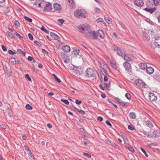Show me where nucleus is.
<instances>
[{
  "instance_id": "f257e3e1",
  "label": "nucleus",
  "mask_w": 160,
  "mask_h": 160,
  "mask_svg": "<svg viewBox=\"0 0 160 160\" xmlns=\"http://www.w3.org/2000/svg\"><path fill=\"white\" fill-rule=\"evenodd\" d=\"M78 28L81 32H85L88 36L91 37L92 39H97L98 37L95 31L92 32L91 28L89 26L83 24L79 26Z\"/></svg>"
},
{
  "instance_id": "f03ea898",
  "label": "nucleus",
  "mask_w": 160,
  "mask_h": 160,
  "mask_svg": "<svg viewBox=\"0 0 160 160\" xmlns=\"http://www.w3.org/2000/svg\"><path fill=\"white\" fill-rule=\"evenodd\" d=\"M74 15L79 18H85L86 17L87 13L84 10L77 9L74 12Z\"/></svg>"
},
{
  "instance_id": "7ed1b4c3",
  "label": "nucleus",
  "mask_w": 160,
  "mask_h": 160,
  "mask_svg": "<svg viewBox=\"0 0 160 160\" xmlns=\"http://www.w3.org/2000/svg\"><path fill=\"white\" fill-rule=\"evenodd\" d=\"M135 83L139 88H146L147 86L145 83L141 79L136 80L135 81Z\"/></svg>"
},
{
  "instance_id": "20e7f679",
  "label": "nucleus",
  "mask_w": 160,
  "mask_h": 160,
  "mask_svg": "<svg viewBox=\"0 0 160 160\" xmlns=\"http://www.w3.org/2000/svg\"><path fill=\"white\" fill-rule=\"evenodd\" d=\"M123 65L127 71L130 72L131 71V65L129 62H124L123 64Z\"/></svg>"
},
{
  "instance_id": "39448f33",
  "label": "nucleus",
  "mask_w": 160,
  "mask_h": 160,
  "mask_svg": "<svg viewBox=\"0 0 160 160\" xmlns=\"http://www.w3.org/2000/svg\"><path fill=\"white\" fill-rule=\"evenodd\" d=\"M149 99L151 101H155L157 99V97L156 96L154 93H150L149 94Z\"/></svg>"
},
{
  "instance_id": "423d86ee",
  "label": "nucleus",
  "mask_w": 160,
  "mask_h": 160,
  "mask_svg": "<svg viewBox=\"0 0 160 160\" xmlns=\"http://www.w3.org/2000/svg\"><path fill=\"white\" fill-rule=\"evenodd\" d=\"M134 3L135 5L138 7H141L144 4L142 0H135Z\"/></svg>"
},
{
  "instance_id": "0eeeda50",
  "label": "nucleus",
  "mask_w": 160,
  "mask_h": 160,
  "mask_svg": "<svg viewBox=\"0 0 160 160\" xmlns=\"http://www.w3.org/2000/svg\"><path fill=\"white\" fill-rule=\"evenodd\" d=\"M144 10L149 12L151 13H152L156 10V8H146L143 9Z\"/></svg>"
},
{
  "instance_id": "6e6552de",
  "label": "nucleus",
  "mask_w": 160,
  "mask_h": 160,
  "mask_svg": "<svg viewBox=\"0 0 160 160\" xmlns=\"http://www.w3.org/2000/svg\"><path fill=\"white\" fill-rule=\"evenodd\" d=\"M97 34L98 36L99 37L102 39H104V34L102 30H98L97 31Z\"/></svg>"
},
{
  "instance_id": "1a4fd4ad",
  "label": "nucleus",
  "mask_w": 160,
  "mask_h": 160,
  "mask_svg": "<svg viewBox=\"0 0 160 160\" xmlns=\"http://www.w3.org/2000/svg\"><path fill=\"white\" fill-rule=\"evenodd\" d=\"M124 59L127 62H130L132 61L133 57L130 55H125Z\"/></svg>"
},
{
  "instance_id": "9d476101",
  "label": "nucleus",
  "mask_w": 160,
  "mask_h": 160,
  "mask_svg": "<svg viewBox=\"0 0 160 160\" xmlns=\"http://www.w3.org/2000/svg\"><path fill=\"white\" fill-rule=\"evenodd\" d=\"M62 49L63 52L65 53H68L70 52V48L68 45L63 46L62 48Z\"/></svg>"
},
{
  "instance_id": "9b49d317",
  "label": "nucleus",
  "mask_w": 160,
  "mask_h": 160,
  "mask_svg": "<svg viewBox=\"0 0 160 160\" xmlns=\"http://www.w3.org/2000/svg\"><path fill=\"white\" fill-rule=\"evenodd\" d=\"M160 136V132L157 130H154L152 132L151 137H154L155 138H157Z\"/></svg>"
},
{
  "instance_id": "f8f14e48",
  "label": "nucleus",
  "mask_w": 160,
  "mask_h": 160,
  "mask_svg": "<svg viewBox=\"0 0 160 160\" xmlns=\"http://www.w3.org/2000/svg\"><path fill=\"white\" fill-rule=\"evenodd\" d=\"M117 53L119 56L123 57L125 54V51L123 49H119L117 51Z\"/></svg>"
},
{
  "instance_id": "ddd939ff",
  "label": "nucleus",
  "mask_w": 160,
  "mask_h": 160,
  "mask_svg": "<svg viewBox=\"0 0 160 160\" xmlns=\"http://www.w3.org/2000/svg\"><path fill=\"white\" fill-rule=\"evenodd\" d=\"M50 35L54 39L58 41L60 40V38L55 33L53 32H51L50 33Z\"/></svg>"
},
{
  "instance_id": "4468645a",
  "label": "nucleus",
  "mask_w": 160,
  "mask_h": 160,
  "mask_svg": "<svg viewBox=\"0 0 160 160\" xmlns=\"http://www.w3.org/2000/svg\"><path fill=\"white\" fill-rule=\"evenodd\" d=\"M68 4L71 8H75V5L73 0H68Z\"/></svg>"
},
{
  "instance_id": "2eb2a0df",
  "label": "nucleus",
  "mask_w": 160,
  "mask_h": 160,
  "mask_svg": "<svg viewBox=\"0 0 160 160\" xmlns=\"http://www.w3.org/2000/svg\"><path fill=\"white\" fill-rule=\"evenodd\" d=\"M54 9L57 11H60L62 9L61 6L57 3H54L53 5Z\"/></svg>"
},
{
  "instance_id": "dca6fc26",
  "label": "nucleus",
  "mask_w": 160,
  "mask_h": 160,
  "mask_svg": "<svg viewBox=\"0 0 160 160\" xmlns=\"http://www.w3.org/2000/svg\"><path fill=\"white\" fill-rule=\"evenodd\" d=\"M52 9V5L50 3H48L46 4L45 7L44 8V11H49Z\"/></svg>"
},
{
  "instance_id": "f3484780",
  "label": "nucleus",
  "mask_w": 160,
  "mask_h": 160,
  "mask_svg": "<svg viewBox=\"0 0 160 160\" xmlns=\"http://www.w3.org/2000/svg\"><path fill=\"white\" fill-rule=\"evenodd\" d=\"M146 72L148 74H152L154 72V69L151 67H147Z\"/></svg>"
},
{
  "instance_id": "a211bd4d",
  "label": "nucleus",
  "mask_w": 160,
  "mask_h": 160,
  "mask_svg": "<svg viewBox=\"0 0 160 160\" xmlns=\"http://www.w3.org/2000/svg\"><path fill=\"white\" fill-rule=\"evenodd\" d=\"M139 69L144 70L147 67V65L145 63H141L139 64Z\"/></svg>"
},
{
  "instance_id": "6ab92c4d",
  "label": "nucleus",
  "mask_w": 160,
  "mask_h": 160,
  "mask_svg": "<svg viewBox=\"0 0 160 160\" xmlns=\"http://www.w3.org/2000/svg\"><path fill=\"white\" fill-rule=\"evenodd\" d=\"M155 44L157 47L160 48V37L157 38L155 39Z\"/></svg>"
},
{
  "instance_id": "aec40b11",
  "label": "nucleus",
  "mask_w": 160,
  "mask_h": 160,
  "mask_svg": "<svg viewBox=\"0 0 160 160\" xmlns=\"http://www.w3.org/2000/svg\"><path fill=\"white\" fill-rule=\"evenodd\" d=\"M130 117L133 119H135L136 118V113L134 112H130L129 114Z\"/></svg>"
},
{
  "instance_id": "412c9836",
  "label": "nucleus",
  "mask_w": 160,
  "mask_h": 160,
  "mask_svg": "<svg viewBox=\"0 0 160 160\" xmlns=\"http://www.w3.org/2000/svg\"><path fill=\"white\" fill-rule=\"evenodd\" d=\"M93 71L92 69L91 68H88L86 70V74L88 76L91 74L92 72H93Z\"/></svg>"
},
{
  "instance_id": "4be33fe9",
  "label": "nucleus",
  "mask_w": 160,
  "mask_h": 160,
  "mask_svg": "<svg viewBox=\"0 0 160 160\" xmlns=\"http://www.w3.org/2000/svg\"><path fill=\"white\" fill-rule=\"evenodd\" d=\"M72 108H74L80 114L82 115H84L85 113V112L84 111L82 110H79L77 108H75L74 106H72Z\"/></svg>"
},
{
  "instance_id": "5701e85b",
  "label": "nucleus",
  "mask_w": 160,
  "mask_h": 160,
  "mask_svg": "<svg viewBox=\"0 0 160 160\" xmlns=\"http://www.w3.org/2000/svg\"><path fill=\"white\" fill-rule=\"evenodd\" d=\"M142 36L143 39L145 40L148 41L150 39V37L148 36V35L146 33H143L142 34Z\"/></svg>"
},
{
  "instance_id": "b1692460",
  "label": "nucleus",
  "mask_w": 160,
  "mask_h": 160,
  "mask_svg": "<svg viewBox=\"0 0 160 160\" xmlns=\"http://www.w3.org/2000/svg\"><path fill=\"white\" fill-rule=\"evenodd\" d=\"M125 147L128 149L130 151L132 152H134V150L133 148L130 145H126L125 146Z\"/></svg>"
},
{
  "instance_id": "393cba45",
  "label": "nucleus",
  "mask_w": 160,
  "mask_h": 160,
  "mask_svg": "<svg viewBox=\"0 0 160 160\" xmlns=\"http://www.w3.org/2000/svg\"><path fill=\"white\" fill-rule=\"evenodd\" d=\"M119 104L122 106L123 107H126L129 106V103L127 102H123L121 101L120 102Z\"/></svg>"
},
{
  "instance_id": "a878e982",
  "label": "nucleus",
  "mask_w": 160,
  "mask_h": 160,
  "mask_svg": "<svg viewBox=\"0 0 160 160\" xmlns=\"http://www.w3.org/2000/svg\"><path fill=\"white\" fill-rule=\"evenodd\" d=\"M79 50L78 49H77L76 48H73V54L77 56V55H79Z\"/></svg>"
},
{
  "instance_id": "bb28decb",
  "label": "nucleus",
  "mask_w": 160,
  "mask_h": 160,
  "mask_svg": "<svg viewBox=\"0 0 160 160\" xmlns=\"http://www.w3.org/2000/svg\"><path fill=\"white\" fill-rule=\"evenodd\" d=\"M146 5L147 8H152L153 4L150 1H147L146 2Z\"/></svg>"
},
{
  "instance_id": "cd10ccee",
  "label": "nucleus",
  "mask_w": 160,
  "mask_h": 160,
  "mask_svg": "<svg viewBox=\"0 0 160 160\" xmlns=\"http://www.w3.org/2000/svg\"><path fill=\"white\" fill-rule=\"evenodd\" d=\"M146 124L150 128H152L153 127V124L151 121H147L146 122Z\"/></svg>"
},
{
  "instance_id": "c85d7f7f",
  "label": "nucleus",
  "mask_w": 160,
  "mask_h": 160,
  "mask_svg": "<svg viewBox=\"0 0 160 160\" xmlns=\"http://www.w3.org/2000/svg\"><path fill=\"white\" fill-rule=\"evenodd\" d=\"M10 62H11L12 64H14L16 63V61L15 58H11L9 59Z\"/></svg>"
},
{
  "instance_id": "c756f323",
  "label": "nucleus",
  "mask_w": 160,
  "mask_h": 160,
  "mask_svg": "<svg viewBox=\"0 0 160 160\" xmlns=\"http://www.w3.org/2000/svg\"><path fill=\"white\" fill-rule=\"evenodd\" d=\"M62 60L63 62L66 63H68L69 62V59L68 57H65L62 58Z\"/></svg>"
},
{
  "instance_id": "7c9ffc66",
  "label": "nucleus",
  "mask_w": 160,
  "mask_h": 160,
  "mask_svg": "<svg viewBox=\"0 0 160 160\" xmlns=\"http://www.w3.org/2000/svg\"><path fill=\"white\" fill-rule=\"evenodd\" d=\"M110 65L111 67L115 69H117V66L116 64L113 62H111Z\"/></svg>"
},
{
  "instance_id": "2f4dec72",
  "label": "nucleus",
  "mask_w": 160,
  "mask_h": 160,
  "mask_svg": "<svg viewBox=\"0 0 160 160\" xmlns=\"http://www.w3.org/2000/svg\"><path fill=\"white\" fill-rule=\"evenodd\" d=\"M25 108L28 110H31L32 109V107L29 104H27L26 105Z\"/></svg>"
},
{
  "instance_id": "473e14b6",
  "label": "nucleus",
  "mask_w": 160,
  "mask_h": 160,
  "mask_svg": "<svg viewBox=\"0 0 160 160\" xmlns=\"http://www.w3.org/2000/svg\"><path fill=\"white\" fill-rule=\"evenodd\" d=\"M17 51L19 54H22L24 56H25V53H24L21 49H18Z\"/></svg>"
},
{
  "instance_id": "72a5a7b5",
  "label": "nucleus",
  "mask_w": 160,
  "mask_h": 160,
  "mask_svg": "<svg viewBox=\"0 0 160 160\" xmlns=\"http://www.w3.org/2000/svg\"><path fill=\"white\" fill-rule=\"evenodd\" d=\"M140 149H141V150H142V151L143 152V153H144V154H145V156L146 157H148V155L146 151L144 150V149L142 147H141Z\"/></svg>"
},
{
  "instance_id": "f704fd0d",
  "label": "nucleus",
  "mask_w": 160,
  "mask_h": 160,
  "mask_svg": "<svg viewBox=\"0 0 160 160\" xmlns=\"http://www.w3.org/2000/svg\"><path fill=\"white\" fill-rule=\"evenodd\" d=\"M7 34L9 37L12 38H14L15 37L13 36L12 34L9 32H8Z\"/></svg>"
},
{
  "instance_id": "c9c22d12",
  "label": "nucleus",
  "mask_w": 160,
  "mask_h": 160,
  "mask_svg": "<svg viewBox=\"0 0 160 160\" xmlns=\"http://www.w3.org/2000/svg\"><path fill=\"white\" fill-rule=\"evenodd\" d=\"M24 18L25 20L28 21L29 22H31L32 21V19L29 18L27 16H24Z\"/></svg>"
},
{
  "instance_id": "e433bc0d",
  "label": "nucleus",
  "mask_w": 160,
  "mask_h": 160,
  "mask_svg": "<svg viewBox=\"0 0 160 160\" xmlns=\"http://www.w3.org/2000/svg\"><path fill=\"white\" fill-rule=\"evenodd\" d=\"M153 1L155 6H158L159 4V2L158 1V0H153Z\"/></svg>"
},
{
  "instance_id": "4c0bfd02",
  "label": "nucleus",
  "mask_w": 160,
  "mask_h": 160,
  "mask_svg": "<svg viewBox=\"0 0 160 160\" xmlns=\"http://www.w3.org/2000/svg\"><path fill=\"white\" fill-rule=\"evenodd\" d=\"M61 101L63 102L66 105H68L69 104V102L66 99H61Z\"/></svg>"
},
{
  "instance_id": "58836bf2",
  "label": "nucleus",
  "mask_w": 160,
  "mask_h": 160,
  "mask_svg": "<svg viewBox=\"0 0 160 160\" xmlns=\"http://www.w3.org/2000/svg\"><path fill=\"white\" fill-rule=\"evenodd\" d=\"M125 96L128 100H130L131 98V95L129 93H126L125 94Z\"/></svg>"
},
{
  "instance_id": "ea45409f",
  "label": "nucleus",
  "mask_w": 160,
  "mask_h": 160,
  "mask_svg": "<svg viewBox=\"0 0 160 160\" xmlns=\"http://www.w3.org/2000/svg\"><path fill=\"white\" fill-rule=\"evenodd\" d=\"M41 29L42 31H44L46 33H49L48 31L45 28V27L43 25L42 26Z\"/></svg>"
},
{
  "instance_id": "a19ab883",
  "label": "nucleus",
  "mask_w": 160,
  "mask_h": 160,
  "mask_svg": "<svg viewBox=\"0 0 160 160\" xmlns=\"http://www.w3.org/2000/svg\"><path fill=\"white\" fill-rule=\"evenodd\" d=\"M58 23H59L60 25L62 24L64 22V20L62 19H59L58 20Z\"/></svg>"
},
{
  "instance_id": "79ce46f5",
  "label": "nucleus",
  "mask_w": 160,
  "mask_h": 160,
  "mask_svg": "<svg viewBox=\"0 0 160 160\" xmlns=\"http://www.w3.org/2000/svg\"><path fill=\"white\" fill-rule=\"evenodd\" d=\"M128 129L132 130H135V128L134 127H132L131 125H128Z\"/></svg>"
},
{
  "instance_id": "37998d69",
  "label": "nucleus",
  "mask_w": 160,
  "mask_h": 160,
  "mask_svg": "<svg viewBox=\"0 0 160 160\" xmlns=\"http://www.w3.org/2000/svg\"><path fill=\"white\" fill-rule=\"evenodd\" d=\"M14 34H15L18 37L19 39H23V37L17 32H16Z\"/></svg>"
},
{
  "instance_id": "c03bdc74",
  "label": "nucleus",
  "mask_w": 160,
  "mask_h": 160,
  "mask_svg": "<svg viewBox=\"0 0 160 160\" xmlns=\"http://www.w3.org/2000/svg\"><path fill=\"white\" fill-rule=\"evenodd\" d=\"M96 76L95 73H94L93 72H92L91 73V74H90L89 76H88V77H91V78H93L95 77Z\"/></svg>"
},
{
  "instance_id": "a18cd8bd",
  "label": "nucleus",
  "mask_w": 160,
  "mask_h": 160,
  "mask_svg": "<svg viewBox=\"0 0 160 160\" xmlns=\"http://www.w3.org/2000/svg\"><path fill=\"white\" fill-rule=\"evenodd\" d=\"M28 35L30 40H32L33 39V37L32 35L30 33H29Z\"/></svg>"
},
{
  "instance_id": "49530a36",
  "label": "nucleus",
  "mask_w": 160,
  "mask_h": 160,
  "mask_svg": "<svg viewBox=\"0 0 160 160\" xmlns=\"http://www.w3.org/2000/svg\"><path fill=\"white\" fill-rule=\"evenodd\" d=\"M25 77L26 78H27L28 81H31V79L28 75L27 74H26L25 75Z\"/></svg>"
},
{
  "instance_id": "de8ad7c7",
  "label": "nucleus",
  "mask_w": 160,
  "mask_h": 160,
  "mask_svg": "<svg viewBox=\"0 0 160 160\" xmlns=\"http://www.w3.org/2000/svg\"><path fill=\"white\" fill-rule=\"evenodd\" d=\"M96 21L98 23H99L100 22H102L103 21V20L102 19L99 18L97 19Z\"/></svg>"
},
{
  "instance_id": "09e8293b",
  "label": "nucleus",
  "mask_w": 160,
  "mask_h": 160,
  "mask_svg": "<svg viewBox=\"0 0 160 160\" xmlns=\"http://www.w3.org/2000/svg\"><path fill=\"white\" fill-rule=\"evenodd\" d=\"M83 154L84 155L86 156L88 158H90L91 157V155L88 153L83 152Z\"/></svg>"
},
{
  "instance_id": "8fccbe9b",
  "label": "nucleus",
  "mask_w": 160,
  "mask_h": 160,
  "mask_svg": "<svg viewBox=\"0 0 160 160\" xmlns=\"http://www.w3.org/2000/svg\"><path fill=\"white\" fill-rule=\"evenodd\" d=\"M8 53L10 55H13L15 54L16 53L14 52L13 51H12L11 50H9L8 52Z\"/></svg>"
},
{
  "instance_id": "3c124183",
  "label": "nucleus",
  "mask_w": 160,
  "mask_h": 160,
  "mask_svg": "<svg viewBox=\"0 0 160 160\" xmlns=\"http://www.w3.org/2000/svg\"><path fill=\"white\" fill-rule=\"evenodd\" d=\"M115 100L119 104L120 103V102L122 101L118 98H115Z\"/></svg>"
},
{
  "instance_id": "603ef678",
  "label": "nucleus",
  "mask_w": 160,
  "mask_h": 160,
  "mask_svg": "<svg viewBox=\"0 0 160 160\" xmlns=\"http://www.w3.org/2000/svg\"><path fill=\"white\" fill-rule=\"evenodd\" d=\"M105 20L107 23H108L109 24L110 23V22H111V21L109 20V19L108 18H105Z\"/></svg>"
},
{
  "instance_id": "864d4df0",
  "label": "nucleus",
  "mask_w": 160,
  "mask_h": 160,
  "mask_svg": "<svg viewBox=\"0 0 160 160\" xmlns=\"http://www.w3.org/2000/svg\"><path fill=\"white\" fill-rule=\"evenodd\" d=\"M14 24L16 27H18L19 25V22L17 21H15L14 22Z\"/></svg>"
},
{
  "instance_id": "5fc2aeb1",
  "label": "nucleus",
  "mask_w": 160,
  "mask_h": 160,
  "mask_svg": "<svg viewBox=\"0 0 160 160\" xmlns=\"http://www.w3.org/2000/svg\"><path fill=\"white\" fill-rule=\"evenodd\" d=\"M1 127L4 129H6V126L4 124L1 123L0 124Z\"/></svg>"
},
{
  "instance_id": "6e6d98bb",
  "label": "nucleus",
  "mask_w": 160,
  "mask_h": 160,
  "mask_svg": "<svg viewBox=\"0 0 160 160\" xmlns=\"http://www.w3.org/2000/svg\"><path fill=\"white\" fill-rule=\"evenodd\" d=\"M34 43L35 44L37 45L39 47H40L41 46V44L38 41H34Z\"/></svg>"
},
{
  "instance_id": "4d7b16f0",
  "label": "nucleus",
  "mask_w": 160,
  "mask_h": 160,
  "mask_svg": "<svg viewBox=\"0 0 160 160\" xmlns=\"http://www.w3.org/2000/svg\"><path fill=\"white\" fill-rule=\"evenodd\" d=\"M75 102L76 104L78 105H80L82 103V102L81 101H79L78 100H76L75 101Z\"/></svg>"
},
{
  "instance_id": "13d9d810",
  "label": "nucleus",
  "mask_w": 160,
  "mask_h": 160,
  "mask_svg": "<svg viewBox=\"0 0 160 160\" xmlns=\"http://www.w3.org/2000/svg\"><path fill=\"white\" fill-rule=\"evenodd\" d=\"M104 86H105L107 88H109L110 87V84L109 83L108 84L107 83H103Z\"/></svg>"
},
{
  "instance_id": "bf43d9fd",
  "label": "nucleus",
  "mask_w": 160,
  "mask_h": 160,
  "mask_svg": "<svg viewBox=\"0 0 160 160\" xmlns=\"http://www.w3.org/2000/svg\"><path fill=\"white\" fill-rule=\"evenodd\" d=\"M1 47H2V50L4 51L5 52V51H7V49L5 47V46H4L3 45H2Z\"/></svg>"
},
{
  "instance_id": "052dcab7",
  "label": "nucleus",
  "mask_w": 160,
  "mask_h": 160,
  "mask_svg": "<svg viewBox=\"0 0 160 160\" xmlns=\"http://www.w3.org/2000/svg\"><path fill=\"white\" fill-rule=\"evenodd\" d=\"M55 80L57 81L58 82L60 83L61 82V81L60 79H59L57 76L54 78Z\"/></svg>"
},
{
  "instance_id": "680f3d73",
  "label": "nucleus",
  "mask_w": 160,
  "mask_h": 160,
  "mask_svg": "<svg viewBox=\"0 0 160 160\" xmlns=\"http://www.w3.org/2000/svg\"><path fill=\"white\" fill-rule=\"evenodd\" d=\"M33 59V58L30 56H29L28 58V60L29 61H32Z\"/></svg>"
},
{
  "instance_id": "e2e57ef3",
  "label": "nucleus",
  "mask_w": 160,
  "mask_h": 160,
  "mask_svg": "<svg viewBox=\"0 0 160 160\" xmlns=\"http://www.w3.org/2000/svg\"><path fill=\"white\" fill-rule=\"evenodd\" d=\"M106 123L108 126H110V127L112 126V125L111 124L110 122L108 121H106Z\"/></svg>"
},
{
  "instance_id": "0e129e2a",
  "label": "nucleus",
  "mask_w": 160,
  "mask_h": 160,
  "mask_svg": "<svg viewBox=\"0 0 160 160\" xmlns=\"http://www.w3.org/2000/svg\"><path fill=\"white\" fill-rule=\"evenodd\" d=\"M28 155L30 156L31 158V157H33L34 156L32 154V153L31 152V151H29L28 152Z\"/></svg>"
},
{
  "instance_id": "69168bd1",
  "label": "nucleus",
  "mask_w": 160,
  "mask_h": 160,
  "mask_svg": "<svg viewBox=\"0 0 160 160\" xmlns=\"http://www.w3.org/2000/svg\"><path fill=\"white\" fill-rule=\"evenodd\" d=\"M97 120L100 121V122H101L103 120V118L101 117H99L98 118H97Z\"/></svg>"
},
{
  "instance_id": "338daca9",
  "label": "nucleus",
  "mask_w": 160,
  "mask_h": 160,
  "mask_svg": "<svg viewBox=\"0 0 160 160\" xmlns=\"http://www.w3.org/2000/svg\"><path fill=\"white\" fill-rule=\"evenodd\" d=\"M95 11L96 12H97L98 13L100 11V9L98 8H95Z\"/></svg>"
},
{
  "instance_id": "774afa93",
  "label": "nucleus",
  "mask_w": 160,
  "mask_h": 160,
  "mask_svg": "<svg viewBox=\"0 0 160 160\" xmlns=\"http://www.w3.org/2000/svg\"><path fill=\"white\" fill-rule=\"evenodd\" d=\"M143 133L144 135L147 136L148 137H151V136L150 135H149L148 134V133L147 132H144Z\"/></svg>"
}]
</instances>
